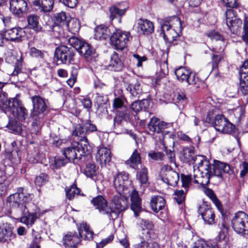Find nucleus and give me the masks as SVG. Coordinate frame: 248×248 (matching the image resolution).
<instances>
[{
	"label": "nucleus",
	"mask_w": 248,
	"mask_h": 248,
	"mask_svg": "<svg viewBox=\"0 0 248 248\" xmlns=\"http://www.w3.org/2000/svg\"><path fill=\"white\" fill-rule=\"evenodd\" d=\"M19 97L20 94H16L14 97L8 99L4 95L0 94V108L7 115L13 116L18 121L23 122L27 117L28 112Z\"/></svg>",
	"instance_id": "nucleus-1"
},
{
	"label": "nucleus",
	"mask_w": 248,
	"mask_h": 248,
	"mask_svg": "<svg viewBox=\"0 0 248 248\" xmlns=\"http://www.w3.org/2000/svg\"><path fill=\"white\" fill-rule=\"evenodd\" d=\"M184 156L187 161L193 164V167H197L201 176L198 179L195 178V184H206L208 183V170L209 161L205 156L194 155L193 150L189 148L184 149Z\"/></svg>",
	"instance_id": "nucleus-2"
},
{
	"label": "nucleus",
	"mask_w": 248,
	"mask_h": 248,
	"mask_svg": "<svg viewBox=\"0 0 248 248\" xmlns=\"http://www.w3.org/2000/svg\"><path fill=\"white\" fill-rule=\"evenodd\" d=\"M215 240L216 241H199L193 248H230L227 230L220 231Z\"/></svg>",
	"instance_id": "nucleus-3"
},
{
	"label": "nucleus",
	"mask_w": 248,
	"mask_h": 248,
	"mask_svg": "<svg viewBox=\"0 0 248 248\" xmlns=\"http://www.w3.org/2000/svg\"><path fill=\"white\" fill-rule=\"evenodd\" d=\"M30 200V195L24 192L23 187H19L16 192L7 197L6 202L10 207L20 211L26 207L27 203Z\"/></svg>",
	"instance_id": "nucleus-4"
},
{
	"label": "nucleus",
	"mask_w": 248,
	"mask_h": 248,
	"mask_svg": "<svg viewBox=\"0 0 248 248\" xmlns=\"http://www.w3.org/2000/svg\"><path fill=\"white\" fill-rule=\"evenodd\" d=\"M88 151V144L75 142L62 150V154L69 162L75 159H80L82 156L85 155Z\"/></svg>",
	"instance_id": "nucleus-5"
},
{
	"label": "nucleus",
	"mask_w": 248,
	"mask_h": 248,
	"mask_svg": "<svg viewBox=\"0 0 248 248\" xmlns=\"http://www.w3.org/2000/svg\"><path fill=\"white\" fill-rule=\"evenodd\" d=\"M96 126L91 123L90 121H87L82 124H78L74 126L72 132L73 136L79 138L80 143L88 144V148L89 147V143L87 139V135L91 133L97 131Z\"/></svg>",
	"instance_id": "nucleus-6"
},
{
	"label": "nucleus",
	"mask_w": 248,
	"mask_h": 248,
	"mask_svg": "<svg viewBox=\"0 0 248 248\" xmlns=\"http://www.w3.org/2000/svg\"><path fill=\"white\" fill-rule=\"evenodd\" d=\"M232 226L237 233L248 236V215L243 211L236 213L232 219Z\"/></svg>",
	"instance_id": "nucleus-7"
},
{
	"label": "nucleus",
	"mask_w": 248,
	"mask_h": 248,
	"mask_svg": "<svg viewBox=\"0 0 248 248\" xmlns=\"http://www.w3.org/2000/svg\"><path fill=\"white\" fill-rule=\"evenodd\" d=\"M112 203L114 206V210L111 208L110 212V219H115L116 218L120 213L124 211L128 207V200L122 193L114 195L112 199Z\"/></svg>",
	"instance_id": "nucleus-8"
},
{
	"label": "nucleus",
	"mask_w": 248,
	"mask_h": 248,
	"mask_svg": "<svg viewBox=\"0 0 248 248\" xmlns=\"http://www.w3.org/2000/svg\"><path fill=\"white\" fill-rule=\"evenodd\" d=\"M130 37V34L129 32L116 29L110 36V43L116 49L123 50L126 46Z\"/></svg>",
	"instance_id": "nucleus-9"
},
{
	"label": "nucleus",
	"mask_w": 248,
	"mask_h": 248,
	"mask_svg": "<svg viewBox=\"0 0 248 248\" xmlns=\"http://www.w3.org/2000/svg\"><path fill=\"white\" fill-rule=\"evenodd\" d=\"M113 185L119 193L126 194V191L132 186V181L129 179V175L125 172H118L114 177Z\"/></svg>",
	"instance_id": "nucleus-10"
},
{
	"label": "nucleus",
	"mask_w": 248,
	"mask_h": 248,
	"mask_svg": "<svg viewBox=\"0 0 248 248\" xmlns=\"http://www.w3.org/2000/svg\"><path fill=\"white\" fill-rule=\"evenodd\" d=\"M75 51L73 48L62 45L55 51V57L59 63L69 64L74 60Z\"/></svg>",
	"instance_id": "nucleus-11"
},
{
	"label": "nucleus",
	"mask_w": 248,
	"mask_h": 248,
	"mask_svg": "<svg viewBox=\"0 0 248 248\" xmlns=\"http://www.w3.org/2000/svg\"><path fill=\"white\" fill-rule=\"evenodd\" d=\"M160 177L164 183L172 186H175L179 180L178 173L173 170L172 168L168 165L162 167L160 172Z\"/></svg>",
	"instance_id": "nucleus-12"
},
{
	"label": "nucleus",
	"mask_w": 248,
	"mask_h": 248,
	"mask_svg": "<svg viewBox=\"0 0 248 248\" xmlns=\"http://www.w3.org/2000/svg\"><path fill=\"white\" fill-rule=\"evenodd\" d=\"M213 124L216 130L225 134L232 133L235 128V125L221 114L215 116Z\"/></svg>",
	"instance_id": "nucleus-13"
},
{
	"label": "nucleus",
	"mask_w": 248,
	"mask_h": 248,
	"mask_svg": "<svg viewBox=\"0 0 248 248\" xmlns=\"http://www.w3.org/2000/svg\"><path fill=\"white\" fill-rule=\"evenodd\" d=\"M198 213L205 224L211 225L216 223L215 211L210 205L202 203L199 207Z\"/></svg>",
	"instance_id": "nucleus-14"
},
{
	"label": "nucleus",
	"mask_w": 248,
	"mask_h": 248,
	"mask_svg": "<svg viewBox=\"0 0 248 248\" xmlns=\"http://www.w3.org/2000/svg\"><path fill=\"white\" fill-rule=\"evenodd\" d=\"M33 110L31 116H35L44 114L47 108V100L39 95H34L31 97Z\"/></svg>",
	"instance_id": "nucleus-15"
},
{
	"label": "nucleus",
	"mask_w": 248,
	"mask_h": 248,
	"mask_svg": "<svg viewBox=\"0 0 248 248\" xmlns=\"http://www.w3.org/2000/svg\"><path fill=\"white\" fill-rule=\"evenodd\" d=\"M171 126V124L161 121L156 117L152 118L148 124V128L152 135L155 133H162L164 135L167 132L165 129Z\"/></svg>",
	"instance_id": "nucleus-16"
},
{
	"label": "nucleus",
	"mask_w": 248,
	"mask_h": 248,
	"mask_svg": "<svg viewBox=\"0 0 248 248\" xmlns=\"http://www.w3.org/2000/svg\"><path fill=\"white\" fill-rule=\"evenodd\" d=\"M161 34H162L164 40L168 41L175 40L180 33L171 27L170 24L168 21L161 23Z\"/></svg>",
	"instance_id": "nucleus-17"
},
{
	"label": "nucleus",
	"mask_w": 248,
	"mask_h": 248,
	"mask_svg": "<svg viewBox=\"0 0 248 248\" xmlns=\"http://www.w3.org/2000/svg\"><path fill=\"white\" fill-rule=\"evenodd\" d=\"M91 202L93 206L95 207V209L99 210V212L107 215L110 218L111 208L108 207L107 201L103 196L98 195L94 197L92 199Z\"/></svg>",
	"instance_id": "nucleus-18"
},
{
	"label": "nucleus",
	"mask_w": 248,
	"mask_h": 248,
	"mask_svg": "<svg viewBox=\"0 0 248 248\" xmlns=\"http://www.w3.org/2000/svg\"><path fill=\"white\" fill-rule=\"evenodd\" d=\"M27 3L25 0H11L9 9L14 14L18 17L27 12Z\"/></svg>",
	"instance_id": "nucleus-19"
},
{
	"label": "nucleus",
	"mask_w": 248,
	"mask_h": 248,
	"mask_svg": "<svg viewBox=\"0 0 248 248\" xmlns=\"http://www.w3.org/2000/svg\"><path fill=\"white\" fill-rule=\"evenodd\" d=\"M224 165L222 162L218 160H214V164L212 165L209 163L208 170V180L209 182L206 184H201L203 186H207L210 183V179L214 176H217L220 179H222V172L221 170V167H223Z\"/></svg>",
	"instance_id": "nucleus-20"
},
{
	"label": "nucleus",
	"mask_w": 248,
	"mask_h": 248,
	"mask_svg": "<svg viewBox=\"0 0 248 248\" xmlns=\"http://www.w3.org/2000/svg\"><path fill=\"white\" fill-rule=\"evenodd\" d=\"M131 202V208L134 213L135 217L139 216V213L141 211V199L138 191L132 187V191L130 194Z\"/></svg>",
	"instance_id": "nucleus-21"
},
{
	"label": "nucleus",
	"mask_w": 248,
	"mask_h": 248,
	"mask_svg": "<svg viewBox=\"0 0 248 248\" xmlns=\"http://www.w3.org/2000/svg\"><path fill=\"white\" fill-rule=\"evenodd\" d=\"M121 77L123 79V81L125 84L128 85L127 88L130 89L129 91L131 95L136 97H139L142 92L140 84L139 83H137L132 86L131 82L134 78L129 75H124Z\"/></svg>",
	"instance_id": "nucleus-22"
},
{
	"label": "nucleus",
	"mask_w": 248,
	"mask_h": 248,
	"mask_svg": "<svg viewBox=\"0 0 248 248\" xmlns=\"http://www.w3.org/2000/svg\"><path fill=\"white\" fill-rule=\"evenodd\" d=\"M96 158L101 165L108 164L111 161L112 154L109 149L101 146L98 149Z\"/></svg>",
	"instance_id": "nucleus-23"
},
{
	"label": "nucleus",
	"mask_w": 248,
	"mask_h": 248,
	"mask_svg": "<svg viewBox=\"0 0 248 248\" xmlns=\"http://www.w3.org/2000/svg\"><path fill=\"white\" fill-rule=\"evenodd\" d=\"M24 34L23 29L21 28H13L5 32V37L6 40L19 42Z\"/></svg>",
	"instance_id": "nucleus-24"
},
{
	"label": "nucleus",
	"mask_w": 248,
	"mask_h": 248,
	"mask_svg": "<svg viewBox=\"0 0 248 248\" xmlns=\"http://www.w3.org/2000/svg\"><path fill=\"white\" fill-rule=\"evenodd\" d=\"M20 212L22 216L20 218V221L28 226H31L33 224L35 220L39 216L37 213H30L27 207L20 210Z\"/></svg>",
	"instance_id": "nucleus-25"
},
{
	"label": "nucleus",
	"mask_w": 248,
	"mask_h": 248,
	"mask_svg": "<svg viewBox=\"0 0 248 248\" xmlns=\"http://www.w3.org/2000/svg\"><path fill=\"white\" fill-rule=\"evenodd\" d=\"M15 237L13 228L10 224L5 223L0 226V241L5 242L10 241Z\"/></svg>",
	"instance_id": "nucleus-26"
},
{
	"label": "nucleus",
	"mask_w": 248,
	"mask_h": 248,
	"mask_svg": "<svg viewBox=\"0 0 248 248\" xmlns=\"http://www.w3.org/2000/svg\"><path fill=\"white\" fill-rule=\"evenodd\" d=\"M124 67V63L119 58L118 54L114 52L110 57L108 69L112 71L120 72L123 70Z\"/></svg>",
	"instance_id": "nucleus-27"
},
{
	"label": "nucleus",
	"mask_w": 248,
	"mask_h": 248,
	"mask_svg": "<svg viewBox=\"0 0 248 248\" xmlns=\"http://www.w3.org/2000/svg\"><path fill=\"white\" fill-rule=\"evenodd\" d=\"M125 164L133 169H138L141 166H144L141 162L140 154L137 149L133 151L129 158L125 161Z\"/></svg>",
	"instance_id": "nucleus-28"
},
{
	"label": "nucleus",
	"mask_w": 248,
	"mask_h": 248,
	"mask_svg": "<svg viewBox=\"0 0 248 248\" xmlns=\"http://www.w3.org/2000/svg\"><path fill=\"white\" fill-rule=\"evenodd\" d=\"M63 244L66 248H77L80 238L74 232H68L63 238Z\"/></svg>",
	"instance_id": "nucleus-29"
},
{
	"label": "nucleus",
	"mask_w": 248,
	"mask_h": 248,
	"mask_svg": "<svg viewBox=\"0 0 248 248\" xmlns=\"http://www.w3.org/2000/svg\"><path fill=\"white\" fill-rule=\"evenodd\" d=\"M166 202L163 197L161 196H154L152 197L150 206L152 210L157 213L165 208Z\"/></svg>",
	"instance_id": "nucleus-30"
},
{
	"label": "nucleus",
	"mask_w": 248,
	"mask_h": 248,
	"mask_svg": "<svg viewBox=\"0 0 248 248\" xmlns=\"http://www.w3.org/2000/svg\"><path fill=\"white\" fill-rule=\"evenodd\" d=\"M79 53L80 55L83 56L88 62L93 61L97 56L95 49L87 43L82 46L81 50H79Z\"/></svg>",
	"instance_id": "nucleus-31"
},
{
	"label": "nucleus",
	"mask_w": 248,
	"mask_h": 248,
	"mask_svg": "<svg viewBox=\"0 0 248 248\" xmlns=\"http://www.w3.org/2000/svg\"><path fill=\"white\" fill-rule=\"evenodd\" d=\"M78 231L81 238L83 239L92 240L93 238V232L91 231L89 226L86 223L83 222L78 226Z\"/></svg>",
	"instance_id": "nucleus-32"
},
{
	"label": "nucleus",
	"mask_w": 248,
	"mask_h": 248,
	"mask_svg": "<svg viewBox=\"0 0 248 248\" xmlns=\"http://www.w3.org/2000/svg\"><path fill=\"white\" fill-rule=\"evenodd\" d=\"M124 4L126 6V7L124 8H122L121 5H120L119 7L116 6H113L110 8V18L111 20L118 18V22H121V17L124 15L127 8L126 3H124Z\"/></svg>",
	"instance_id": "nucleus-33"
},
{
	"label": "nucleus",
	"mask_w": 248,
	"mask_h": 248,
	"mask_svg": "<svg viewBox=\"0 0 248 248\" xmlns=\"http://www.w3.org/2000/svg\"><path fill=\"white\" fill-rule=\"evenodd\" d=\"M33 4L39 7L43 12L46 13L52 10L54 5V0H34Z\"/></svg>",
	"instance_id": "nucleus-34"
},
{
	"label": "nucleus",
	"mask_w": 248,
	"mask_h": 248,
	"mask_svg": "<svg viewBox=\"0 0 248 248\" xmlns=\"http://www.w3.org/2000/svg\"><path fill=\"white\" fill-rule=\"evenodd\" d=\"M138 29L145 34L152 33L154 31V26L152 22L147 19H140L138 22Z\"/></svg>",
	"instance_id": "nucleus-35"
},
{
	"label": "nucleus",
	"mask_w": 248,
	"mask_h": 248,
	"mask_svg": "<svg viewBox=\"0 0 248 248\" xmlns=\"http://www.w3.org/2000/svg\"><path fill=\"white\" fill-rule=\"evenodd\" d=\"M110 33V30L107 27L100 25L95 29L94 38L98 40L106 39L109 36Z\"/></svg>",
	"instance_id": "nucleus-36"
},
{
	"label": "nucleus",
	"mask_w": 248,
	"mask_h": 248,
	"mask_svg": "<svg viewBox=\"0 0 248 248\" xmlns=\"http://www.w3.org/2000/svg\"><path fill=\"white\" fill-rule=\"evenodd\" d=\"M137 239L139 242L134 245V248H160L157 243L146 241L142 236H139Z\"/></svg>",
	"instance_id": "nucleus-37"
},
{
	"label": "nucleus",
	"mask_w": 248,
	"mask_h": 248,
	"mask_svg": "<svg viewBox=\"0 0 248 248\" xmlns=\"http://www.w3.org/2000/svg\"><path fill=\"white\" fill-rule=\"evenodd\" d=\"M113 106L116 112L120 111L122 113H130L129 110L124 105V99L123 98H115L113 100Z\"/></svg>",
	"instance_id": "nucleus-38"
},
{
	"label": "nucleus",
	"mask_w": 248,
	"mask_h": 248,
	"mask_svg": "<svg viewBox=\"0 0 248 248\" xmlns=\"http://www.w3.org/2000/svg\"><path fill=\"white\" fill-rule=\"evenodd\" d=\"M175 75L177 79L181 82H186L187 80V77L190 74V70L185 67L181 66L176 68L175 70Z\"/></svg>",
	"instance_id": "nucleus-39"
},
{
	"label": "nucleus",
	"mask_w": 248,
	"mask_h": 248,
	"mask_svg": "<svg viewBox=\"0 0 248 248\" xmlns=\"http://www.w3.org/2000/svg\"><path fill=\"white\" fill-rule=\"evenodd\" d=\"M137 170L136 178L141 184H146L148 182V169L144 165L141 166Z\"/></svg>",
	"instance_id": "nucleus-40"
},
{
	"label": "nucleus",
	"mask_w": 248,
	"mask_h": 248,
	"mask_svg": "<svg viewBox=\"0 0 248 248\" xmlns=\"http://www.w3.org/2000/svg\"><path fill=\"white\" fill-rule=\"evenodd\" d=\"M6 127L10 132L15 134H21L22 128L21 124L15 119H10Z\"/></svg>",
	"instance_id": "nucleus-41"
},
{
	"label": "nucleus",
	"mask_w": 248,
	"mask_h": 248,
	"mask_svg": "<svg viewBox=\"0 0 248 248\" xmlns=\"http://www.w3.org/2000/svg\"><path fill=\"white\" fill-rule=\"evenodd\" d=\"M39 16L35 15H31L27 19L29 27L36 32L42 30V27L39 23Z\"/></svg>",
	"instance_id": "nucleus-42"
},
{
	"label": "nucleus",
	"mask_w": 248,
	"mask_h": 248,
	"mask_svg": "<svg viewBox=\"0 0 248 248\" xmlns=\"http://www.w3.org/2000/svg\"><path fill=\"white\" fill-rule=\"evenodd\" d=\"M69 162L68 160L62 156H56L49 161V167L52 170L57 169Z\"/></svg>",
	"instance_id": "nucleus-43"
},
{
	"label": "nucleus",
	"mask_w": 248,
	"mask_h": 248,
	"mask_svg": "<svg viewBox=\"0 0 248 248\" xmlns=\"http://www.w3.org/2000/svg\"><path fill=\"white\" fill-rule=\"evenodd\" d=\"M149 106V101L147 99H143L141 101H136L131 105V108L136 113L141 110H146Z\"/></svg>",
	"instance_id": "nucleus-44"
},
{
	"label": "nucleus",
	"mask_w": 248,
	"mask_h": 248,
	"mask_svg": "<svg viewBox=\"0 0 248 248\" xmlns=\"http://www.w3.org/2000/svg\"><path fill=\"white\" fill-rule=\"evenodd\" d=\"M96 167L94 164L88 163L83 170V173L96 182Z\"/></svg>",
	"instance_id": "nucleus-45"
},
{
	"label": "nucleus",
	"mask_w": 248,
	"mask_h": 248,
	"mask_svg": "<svg viewBox=\"0 0 248 248\" xmlns=\"http://www.w3.org/2000/svg\"><path fill=\"white\" fill-rule=\"evenodd\" d=\"M31 117L33 120L31 124V132L35 135H37L43 124L42 121L43 116L40 117L38 115H35V116Z\"/></svg>",
	"instance_id": "nucleus-46"
},
{
	"label": "nucleus",
	"mask_w": 248,
	"mask_h": 248,
	"mask_svg": "<svg viewBox=\"0 0 248 248\" xmlns=\"http://www.w3.org/2000/svg\"><path fill=\"white\" fill-rule=\"evenodd\" d=\"M130 118V113H124L120 111L116 112V116L113 119V126L115 129H117L120 125L123 120L129 119Z\"/></svg>",
	"instance_id": "nucleus-47"
},
{
	"label": "nucleus",
	"mask_w": 248,
	"mask_h": 248,
	"mask_svg": "<svg viewBox=\"0 0 248 248\" xmlns=\"http://www.w3.org/2000/svg\"><path fill=\"white\" fill-rule=\"evenodd\" d=\"M68 42L73 47L72 48L76 49L78 53H79V50H81L82 46H83L84 44L86 43L80 41L79 39L75 36H72L69 38L68 39Z\"/></svg>",
	"instance_id": "nucleus-48"
},
{
	"label": "nucleus",
	"mask_w": 248,
	"mask_h": 248,
	"mask_svg": "<svg viewBox=\"0 0 248 248\" xmlns=\"http://www.w3.org/2000/svg\"><path fill=\"white\" fill-rule=\"evenodd\" d=\"M226 24L230 31L232 33L235 34L242 24V22L240 19L236 18L233 19L232 21L227 22Z\"/></svg>",
	"instance_id": "nucleus-49"
},
{
	"label": "nucleus",
	"mask_w": 248,
	"mask_h": 248,
	"mask_svg": "<svg viewBox=\"0 0 248 248\" xmlns=\"http://www.w3.org/2000/svg\"><path fill=\"white\" fill-rule=\"evenodd\" d=\"M238 91L243 95H248V78L240 77V85Z\"/></svg>",
	"instance_id": "nucleus-50"
},
{
	"label": "nucleus",
	"mask_w": 248,
	"mask_h": 248,
	"mask_svg": "<svg viewBox=\"0 0 248 248\" xmlns=\"http://www.w3.org/2000/svg\"><path fill=\"white\" fill-rule=\"evenodd\" d=\"M201 176V172H200L199 176H197V175H194L193 176L192 175H183L182 176L183 186L184 187H187L192 182L195 183V178H196V179H198V177H200Z\"/></svg>",
	"instance_id": "nucleus-51"
},
{
	"label": "nucleus",
	"mask_w": 248,
	"mask_h": 248,
	"mask_svg": "<svg viewBox=\"0 0 248 248\" xmlns=\"http://www.w3.org/2000/svg\"><path fill=\"white\" fill-rule=\"evenodd\" d=\"M30 56L32 58H35L39 60H44L45 57V52L34 47H32L29 51Z\"/></svg>",
	"instance_id": "nucleus-52"
},
{
	"label": "nucleus",
	"mask_w": 248,
	"mask_h": 248,
	"mask_svg": "<svg viewBox=\"0 0 248 248\" xmlns=\"http://www.w3.org/2000/svg\"><path fill=\"white\" fill-rule=\"evenodd\" d=\"M79 193L80 189L75 185L71 186L66 190L67 198L70 200L73 199L76 195L78 196Z\"/></svg>",
	"instance_id": "nucleus-53"
},
{
	"label": "nucleus",
	"mask_w": 248,
	"mask_h": 248,
	"mask_svg": "<svg viewBox=\"0 0 248 248\" xmlns=\"http://www.w3.org/2000/svg\"><path fill=\"white\" fill-rule=\"evenodd\" d=\"M48 181V176L47 174L41 173L37 176L34 180V183L36 186H41L46 184Z\"/></svg>",
	"instance_id": "nucleus-54"
},
{
	"label": "nucleus",
	"mask_w": 248,
	"mask_h": 248,
	"mask_svg": "<svg viewBox=\"0 0 248 248\" xmlns=\"http://www.w3.org/2000/svg\"><path fill=\"white\" fill-rule=\"evenodd\" d=\"M171 25L172 28L175 29L176 31L181 33L182 27L180 19L177 16H173L170 21H169Z\"/></svg>",
	"instance_id": "nucleus-55"
},
{
	"label": "nucleus",
	"mask_w": 248,
	"mask_h": 248,
	"mask_svg": "<svg viewBox=\"0 0 248 248\" xmlns=\"http://www.w3.org/2000/svg\"><path fill=\"white\" fill-rule=\"evenodd\" d=\"M139 223L140 224L143 230L144 229L152 230L154 226V224L152 221L142 218L139 219Z\"/></svg>",
	"instance_id": "nucleus-56"
},
{
	"label": "nucleus",
	"mask_w": 248,
	"mask_h": 248,
	"mask_svg": "<svg viewBox=\"0 0 248 248\" xmlns=\"http://www.w3.org/2000/svg\"><path fill=\"white\" fill-rule=\"evenodd\" d=\"M240 77L248 78V59L244 61L243 64L240 68L239 70Z\"/></svg>",
	"instance_id": "nucleus-57"
},
{
	"label": "nucleus",
	"mask_w": 248,
	"mask_h": 248,
	"mask_svg": "<svg viewBox=\"0 0 248 248\" xmlns=\"http://www.w3.org/2000/svg\"><path fill=\"white\" fill-rule=\"evenodd\" d=\"M164 155L160 152L151 151L148 153V156L154 161L161 160L163 159Z\"/></svg>",
	"instance_id": "nucleus-58"
},
{
	"label": "nucleus",
	"mask_w": 248,
	"mask_h": 248,
	"mask_svg": "<svg viewBox=\"0 0 248 248\" xmlns=\"http://www.w3.org/2000/svg\"><path fill=\"white\" fill-rule=\"evenodd\" d=\"M242 39L246 43H248V16H246L244 20L243 26V34Z\"/></svg>",
	"instance_id": "nucleus-59"
},
{
	"label": "nucleus",
	"mask_w": 248,
	"mask_h": 248,
	"mask_svg": "<svg viewBox=\"0 0 248 248\" xmlns=\"http://www.w3.org/2000/svg\"><path fill=\"white\" fill-rule=\"evenodd\" d=\"M225 14L226 23L229 22H230L232 21L233 19L237 18L235 11L232 8H231V9H227L226 11Z\"/></svg>",
	"instance_id": "nucleus-60"
},
{
	"label": "nucleus",
	"mask_w": 248,
	"mask_h": 248,
	"mask_svg": "<svg viewBox=\"0 0 248 248\" xmlns=\"http://www.w3.org/2000/svg\"><path fill=\"white\" fill-rule=\"evenodd\" d=\"M175 199L179 204H182L184 202L185 195L183 190H177L175 192Z\"/></svg>",
	"instance_id": "nucleus-61"
},
{
	"label": "nucleus",
	"mask_w": 248,
	"mask_h": 248,
	"mask_svg": "<svg viewBox=\"0 0 248 248\" xmlns=\"http://www.w3.org/2000/svg\"><path fill=\"white\" fill-rule=\"evenodd\" d=\"M187 78L186 82L189 85H196L199 82V78L197 75L192 73L190 70L189 76H188Z\"/></svg>",
	"instance_id": "nucleus-62"
},
{
	"label": "nucleus",
	"mask_w": 248,
	"mask_h": 248,
	"mask_svg": "<svg viewBox=\"0 0 248 248\" xmlns=\"http://www.w3.org/2000/svg\"><path fill=\"white\" fill-rule=\"evenodd\" d=\"M206 35L211 40H215L216 41L221 40L222 39L221 35L217 31L212 30L209 31L206 33Z\"/></svg>",
	"instance_id": "nucleus-63"
},
{
	"label": "nucleus",
	"mask_w": 248,
	"mask_h": 248,
	"mask_svg": "<svg viewBox=\"0 0 248 248\" xmlns=\"http://www.w3.org/2000/svg\"><path fill=\"white\" fill-rule=\"evenodd\" d=\"M222 58L221 55H215L214 54L212 56V70H215L217 68L218 65L220 61Z\"/></svg>",
	"instance_id": "nucleus-64"
}]
</instances>
